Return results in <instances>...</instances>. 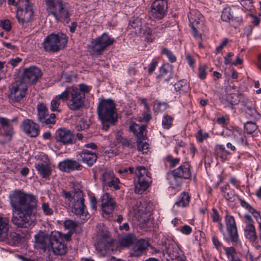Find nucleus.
<instances>
[{
    "instance_id": "nucleus-1",
    "label": "nucleus",
    "mask_w": 261,
    "mask_h": 261,
    "mask_svg": "<svg viewBox=\"0 0 261 261\" xmlns=\"http://www.w3.org/2000/svg\"><path fill=\"white\" fill-rule=\"evenodd\" d=\"M9 198L13 223L18 227H27L32 222L37 209V197L22 190H15L10 194Z\"/></svg>"
},
{
    "instance_id": "nucleus-2",
    "label": "nucleus",
    "mask_w": 261,
    "mask_h": 261,
    "mask_svg": "<svg viewBox=\"0 0 261 261\" xmlns=\"http://www.w3.org/2000/svg\"><path fill=\"white\" fill-rule=\"evenodd\" d=\"M90 87L80 84L78 87H67L63 91L66 93V104L68 108L72 111L80 110L84 105L85 94L90 91Z\"/></svg>"
},
{
    "instance_id": "nucleus-3",
    "label": "nucleus",
    "mask_w": 261,
    "mask_h": 261,
    "mask_svg": "<svg viewBox=\"0 0 261 261\" xmlns=\"http://www.w3.org/2000/svg\"><path fill=\"white\" fill-rule=\"evenodd\" d=\"M97 111L104 130H107L117 120L115 104L111 99H100Z\"/></svg>"
},
{
    "instance_id": "nucleus-4",
    "label": "nucleus",
    "mask_w": 261,
    "mask_h": 261,
    "mask_svg": "<svg viewBox=\"0 0 261 261\" xmlns=\"http://www.w3.org/2000/svg\"><path fill=\"white\" fill-rule=\"evenodd\" d=\"M46 11L58 21L69 22V12L66 4L62 0H44Z\"/></svg>"
},
{
    "instance_id": "nucleus-5",
    "label": "nucleus",
    "mask_w": 261,
    "mask_h": 261,
    "mask_svg": "<svg viewBox=\"0 0 261 261\" xmlns=\"http://www.w3.org/2000/svg\"><path fill=\"white\" fill-rule=\"evenodd\" d=\"M134 182L135 192L142 194L152 182L151 174L144 166H138L135 171Z\"/></svg>"
},
{
    "instance_id": "nucleus-6",
    "label": "nucleus",
    "mask_w": 261,
    "mask_h": 261,
    "mask_svg": "<svg viewBox=\"0 0 261 261\" xmlns=\"http://www.w3.org/2000/svg\"><path fill=\"white\" fill-rule=\"evenodd\" d=\"M10 227L9 219L0 215V242H5L14 246L20 242L21 237L15 231L10 232Z\"/></svg>"
},
{
    "instance_id": "nucleus-7",
    "label": "nucleus",
    "mask_w": 261,
    "mask_h": 261,
    "mask_svg": "<svg viewBox=\"0 0 261 261\" xmlns=\"http://www.w3.org/2000/svg\"><path fill=\"white\" fill-rule=\"evenodd\" d=\"M67 42V37L65 34L62 33L51 34L44 39L43 46L46 51L56 53L64 48Z\"/></svg>"
},
{
    "instance_id": "nucleus-8",
    "label": "nucleus",
    "mask_w": 261,
    "mask_h": 261,
    "mask_svg": "<svg viewBox=\"0 0 261 261\" xmlns=\"http://www.w3.org/2000/svg\"><path fill=\"white\" fill-rule=\"evenodd\" d=\"M226 226V232L223 233L224 240L233 243L237 247H241L242 244L239 238L236 222L233 216L226 215L225 217Z\"/></svg>"
},
{
    "instance_id": "nucleus-9",
    "label": "nucleus",
    "mask_w": 261,
    "mask_h": 261,
    "mask_svg": "<svg viewBox=\"0 0 261 261\" xmlns=\"http://www.w3.org/2000/svg\"><path fill=\"white\" fill-rule=\"evenodd\" d=\"M17 8L16 17L20 23L23 25L32 19L33 4L29 0H19Z\"/></svg>"
},
{
    "instance_id": "nucleus-10",
    "label": "nucleus",
    "mask_w": 261,
    "mask_h": 261,
    "mask_svg": "<svg viewBox=\"0 0 261 261\" xmlns=\"http://www.w3.org/2000/svg\"><path fill=\"white\" fill-rule=\"evenodd\" d=\"M190 176V165L188 164H186L175 169L172 173L168 174V178L172 187H177L180 186L182 178L188 179Z\"/></svg>"
},
{
    "instance_id": "nucleus-11",
    "label": "nucleus",
    "mask_w": 261,
    "mask_h": 261,
    "mask_svg": "<svg viewBox=\"0 0 261 261\" xmlns=\"http://www.w3.org/2000/svg\"><path fill=\"white\" fill-rule=\"evenodd\" d=\"M114 42V38H111L107 33H103L91 41L90 46V51L97 55H100L108 47L113 44Z\"/></svg>"
},
{
    "instance_id": "nucleus-12",
    "label": "nucleus",
    "mask_w": 261,
    "mask_h": 261,
    "mask_svg": "<svg viewBox=\"0 0 261 261\" xmlns=\"http://www.w3.org/2000/svg\"><path fill=\"white\" fill-rule=\"evenodd\" d=\"M27 89L25 82L17 81L9 87V98L13 102H19L25 97Z\"/></svg>"
},
{
    "instance_id": "nucleus-13",
    "label": "nucleus",
    "mask_w": 261,
    "mask_h": 261,
    "mask_svg": "<svg viewBox=\"0 0 261 261\" xmlns=\"http://www.w3.org/2000/svg\"><path fill=\"white\" fill-rule=\"evenodd\" d=\"M131 25L134 29H138L140 33L145 36L147 42H153L158 36L155 28H152L149 23L142 24L141 20L138 18L135 19Z\"/></svg>"
},
{
    "instance_id": "nucleus-14",
    "label": "nucleus",
    "mask_w": 261,
    "mask_h": 261,
    "mask_svg": "<svg viewBox=\"0 0 261 261\" xmlns=\"http://www.w3.org/2000/svg\"><path fill=\"white\" fill-rule=\"evenodd\" d=\"M60 232L57 231L51 232V245L50 246L54 254L63 255L66 254L68 250L66 244L62 241Z\"/></svg>"
},
{
    "instance_id": "nucleus-15",
    "label": "nucleus",
    "mask_w": 261,
    "mask_h": 261,
    "mask_svg": "<svg viewBox=\"0 0 261 261\" xmlns=\"http://www.w3.org/2000/svg\"><path fill=\"white\" fill-rule=\"evenodd\" d=\"M74 201L72 205V212L79 216L83 220H86L89 218V215L86 211L84 203L83 193L81 191L74 193Z\"/></svg>"
},
{
    "instance_id": "nucleus-16",
    "label": "nucleus",
    "mask_w": 261,
    "mask_h": 261,
    "mask_svg": "<svg viewBox=\"0 0 261 261\" xmlns=\"http://www.w3.org/2000/svg\"><path fill=\"white\" fill-rule=\"evenodd\" d=\"M0 144L3 145L11 140L14 130L10 121L6 117H0Z\"/></svg>"
},
{
    "instance_id": "nucleus-17",
    "label": "nucleus",
    "mask_w": 261,
    "mask_h": 261,
    "mask_svg": "<svg viewBox=\"0 0 261 261\" xmlns=\"http://www.w3.org/2000/svg\"><path fill=\"white\" fill-rule=\"evenodd\" d=\"M55 139L57 142L64 145H71L75 142L74 134L70 130L65 127L56 130Z\"/></svg>"
},
{
    "instance_id": "nucleus-18",
    "label": "nucleus",
    "mask_w": 261,
    "mask_h": 261,
    "mask_svg": "<svg viewBox=\"0 0 261 261\" xmlns=\"http://www.w3.org/2000/svg\"><path fill=\"white\" fill-rule=\"evenodd\" d=\"M167 10V3L165 0H155L151 4L150 17L161 19L165 15Z\"/></svg>"
},
{
    "instance_id": "nucleus-19",
    "label": "nucleus",
    "mask_w": 261,
    "mask_h": 261,
    "mask_svg": "<svg viewBox=\"0 0 261 261\" xmlns=\"http://www.w3.org/2000/svg\"><path fill=\"white\" fill-rule=\"evenodd\" d=\"M41 160L35 164V167L40 175L44 178H48L51 173V168L47 156L41 153L38 156Z\"/></svg>"
},
{
    "instance_id": "nucleus-20",
    "label": "nucleus",
    "mask_w": 261,
    "mask_h": 261,
    "mask_svg": "<svg viewBox=\"0 0 261 261\" xmlns=\"http://www.w3.org/2000/svg\"><path fill=\"white\" fill-rule=\"evenodd\" d=\"M145 205V203L137 202L135 207H134L135 216L143 227L147 226L150 221L148 218L150 210L146 209Z\"/></svg>"
},
{
    "instance_id": "nucleus-21",
    "label": "nucleus",
    "mask_w": 261,
    "mask_h": 261,
    "mask_svg": "<svg viewBox=\"0 0 261 261\" xmlns=\"http://www.w3.org/2000/svg\"><path fill=\"white\" fill-rule=\"evenodd\" d=\"M42 75L41 70L36 66H30L25 68L23 72V80L28 84L36 83Z\"/></svg>"
},
{
    "instance_id": "nucleus-22",
    "label": "nucleus",
    "mask_w": 261,
    "mask_h": 261,
    "mask_svg": "<svg viewBox=\"0 0 261 261\" xmlns=\"http://www.w3.org/2000/svg\"><path fill=\"white\" fill-rule=\"evenodd\" d=\"M20 127L22 131L30 137H36L39 134V126L31 119H24L20 125Z\"/></svg>"
},
{
    "instance_id": "nucleus-23",
    "label": "nucleus",
    "mask_w": 261,
    "mask_h": 261,
    "mask_svg": "<svg viewBox=\"0 0 261 261\" xmlns=\"http://www.w3.org/2000/svg\"><path fill=\"white\" fill-rule=\"evenodd\" d=\"M58 167L61 171L70 173L73 171L82 169V165L77 161L71 159H66L59 163Z\"/></svg>"
},
{
    "instance_id": "nucleus-24",
    "label": "nucleus",
    "mask_w": 261,
    "mask_h": 261,
    "mask_svg": "<svg viewBox=\"0 0 261 261\" xmlns=\"http://www.w3.org/2000/svg\"><path fill=\"white\" fill-rule=\"evenodd\" d=\"M191 27H197L199 30H204V18L197 10H192L188 15Z\"/></svg>"
},
{
    "instance_id": "nucleus-25",
    "label": "nucleus",
    "mask_w": 261,
    "mask_h": 261,
    "mask_svg": "<svg viewBox=\"0 0 261 261\" xmlns=\"http://www.w3.org/2000/svg\"><path fill=\"white\" fill-rule=\"evenodd\" d=\"M100 200L102 212L107 215L112 213L116 206L113 198L109 193H106L101 196Z\"/></svg>"
},
{
    "instance_id": "nucleus-26",
    "label": "nucleus",
    "mask_w": 261,
    "mask_h": 261,
    "mask_svg": "<svg viewBox=\"0 0 261 261\" xmlns=\"http://www.w3.org/2000/svg\"><path fill=\"white\" fill-rule=\"evenodd\" d=\"M100 180L103 186L113 187L115 190L119 189V180L114 176L113 172L111 171H106L102 173Z\"/></svg>"
},
{
    "instance_id": "nucleus-27",
    "label": "nucleus",
    "mask_w": 261,
    "mask_h": 261,
    "mask_svg": "<svg viewBox=\"0 0 261 261\" xmlns=\"http://www.w3.org/2000/svg\"><path fill=\"white\" fill-rule=\"evenodd\" d=\"M35 239L36 247L44 250L50 248L51 233L49 234L45 232H39L35 236Z\"/></svg>"
},
{
    "instance_id": "nucleus-28",
    "label": "nucleus",
    "mask_w": 261,
    "mask_h": 261,
    "mask_svg": "<svg viewBox=\"0 0 261 261\" xmlns=\"http://www.w3.org/2000/svg\"><path fill=\"white\" fill-rule=\"evenodd\" d=\"M149 246V243L145 240H138L134 245L129 252V255L133 257L141 256Z\"/></svg>"
},
{
    "instance_id": "nucleus-29",
    "label": "nucleus",
    "mask_w": 261,
    "mask_h": 261,
    "mask_svg": "<svg viewBox=\"0 0 261 261\" xmlns=\"http://www.w3.org/2000/svg\"><path fill=\"white\" fill-rule=\"evenodd\" d=\"M108 235L105 233L101 239L97 241L95 245V249L100 255H105L106 254L110 252V248L111 246V243L108 239Z\"/></svg>"
},
{
    "instance_id": "nucleus-30",
    "label": "nucleus",
    "mask_w": 261,
    "mask_h": 261,
    "mask_svg": "<svg viewBox=\"0 0 261 261\" xmlns=\"http://www.w3.org/2000/svg\"><path fill=\"white\" fill-rule=\"evenodd\" d=\"M243 97V95L239 93H227L222 98V101L226 107L233 109L232 106L238 105Z\"/></svg>"
},
{
    "instance_id": "nucleus-31",
    "label": "nucleus",
    "mask_w": 261,
    "mask_h": 261,
    "mask_svg": "<svg viewBox=\"0 0 261 261\" xmlns=\"http://www.w3.org/2000/svg\"><path fill=\"white\" fill-rule=\"evenodd\" d=\"M67 94L65 92H62L61 94L57 95L50 101V110L52 111L60 113L61 110L60 109V106L61 102H65L67 97Z\"/></svg>"
},
{
    "instance_id": "nucleus-32",
    "label": "nucleus",
    "mask_w": 261,
    "mask_h": 261,
    "mask_svg": "<svg viewBox=\"0 0 261 261\" xmlns=\"http://www.w3.org/2000/svg\"><path fill=\"white\" fill-rule=\"evenodd\" d=\"M146 126L135 123H132L129 129L139 140H145L146 136Z\"/></svg>"
},
{
    "instance_id": "nucleus-33",
    "label": "nucleus",
    "mask_w": 261,
    "mask_h": 261,
    "mask_svg": "<svg viewBox=\"0 0 261 261\" xmlns=\"http://www.w3.org/2000/svg\"><path fill=\"white\" fill-rule=\"evenodd\" d=\"M80 156L84 163L88 166H92L97 159V156L94 152L88 150H84L80 153Z\"/></svg>"
},
{
    "instance_id": "nucleus-34",
    "label": "nucleus",
    "mask_w": 261,
    "mask_h": 261,
    "mask_svg": "<svg viewBox=\"0 0 261 261\" xmlns=\"http://www.w3.org/2000/svg\"><path fill=\"white\" fill-rule=\"evenodd\" d=\"M231 135L237 144L241 145H246L247 144L246 137L240 128L238 127L233 128Z\"/></svg>"
},
{
    "instance_id": "nucleus-35",
    "label": "nucleus",
    "mask_w": 261,
    "mask_h": 261,
    "mask_svg": "<svg viewBox=\"0 0 261 261\" xmlns=\"http://www.w3.org/2000/svg\"><path fill=\"white\" fill-rule=\"evenodd\" d=\"M245 237L250 241L254 242L257 239L255 228L253 224H248L244 228Z\"/></svg>"
},
{
    "instance_id": "nucleus-36",
    "label": "nucleus",
    "mask_w": 261,
    "mask_h": 261,
    "mask_svg": "<svg viewBox=\"0 0 261 261\" xmlns=\"http://www.w3.org/2000/svg\"><path fill=\"white\" fill-rule=\"evenodd\" d=\"M136 241L135 236L132 234L122 236L119 240V243L121 246L127 247L133 244Z\"/></svg>"
},
{
    "instance_id": "nucleus-37",
    "label": "nucleus",
    "mask_w": 261,
    "mask_h": 261,
    "mask_svg": "<svg viewBox=\"0 0 261 261\" xmlns=\"http://www.w3.org/2000/svg\"><path fill=\"white\" fill-rule=\"evenodd\" d=\"M190 200V196L188 193L182 192L179 196L177 201L175 203V205L177 207H186L189 205Z\"/></svg>"
},
{
    "instance_id": "nucleus-38",
    "label": "nucleus",
    "mask_w": 261,
    "mask_h": 261,
    "mask_svg": "<svg viewBox=\"0 0 261 261\" xmlns=\"http://www.w3.org/2000/svg\"><path fill=\"white\" fill-rule=\"evenodd\" d=\"M229 152L225 149L223 145H217L215 147V154L217 158H219L221 161L225 160L226 156Z\"/></svg>"
},
{
    "instance_id": "nucleus-39",
    "label": "nucleus",
    "mask_w": 261,
    "mask_h": 261,
    "mask_svg": "<svg viewBox=\"0 0 261 261\" xmlns=\"http://www.w3.org/2000/svg\"><path fill=\"white\" fill-rule=\"evenodd\" d=\"M228 261H242L241 259L237 255L235 249L232 247H224Z\"/></svg>"
},
{
    "instance_id": "nucleus-40",
    "label": "nucleus",
    "mask_w": 261,
    "mask_h": 261,
    "mask_svg": "<svg viewBox=\"0 0 261 261\" xmlns=\"http://www.w3.org/2000/svg\"><path fill=\"white\" fill-rule=\"evenodd\" d=\"M38 120L40 122L45 121V117L46 116L47 109L45 105L40 103L37 106Z\"/></svg>"
},
{
    "instance_id": "nucleus-41",
    "label": "nucleus",
    "mask_w": 261,
    "mask_h": 261,
    "mask_svg": "<svg viewBox=\"0 0 261 261\" xmlns=\"http://www.w3.org/2000/svg\"><path fill=\"white\" fill-rule=\"evenodd\" d=\"M174 88L176 91L180 93L186 92L189 88V85L185 80L179 81L174 84Z\"/></svg>"
},
{
    "instance_id": "nucleus-42",
    "label": "nucleus",
    "mask_w": 261,
    "mask_h": 261,
    "mask_svg": "<svg viewBox=\"0 0 261 261\" xmlns=\"http://www.w3.org/2000/svg\"><path fill=\"white\" fill-rule=\"evenodd\" d=\"M168 107V104L167 102L156 100L154 102L153 109L155 112L159 113L166 111Z\"/></svg>"
},
{
    "instance_id": "nucleus-43",
    "label": "nucleus",
    "mask_w": 261,
    "mask_h": 261,
    "mask_svg": "<svg viewBox=\"0 0 261 261\" xmlns=\"http://www.w3.org/2000/svg\"><path fill=\"white\" fill-rule=\"evenodd\" d=\"M245 113L246 116L249 119L257 120L260 118V115L255 108L250 110H245Z\"/></svg>"
},
{
    "instance_id": "nucleus-44",
    "label": "nucleus",
    "mask_w": 261,
    "mask_h": 261,
    "mask_svg": "<svg viewBox=\"0 0 261 261\" xmlns=\"http://www.w3.org/2000/svg\"><path fill=\"white\" fill-rule=\"evenodd\" d=\"M227 186L221 188V191L223 192L224 198L228 201H232L234 199V192L233 190L227 189Z\"/></svg>"
},
{
    "instance_id": "nucleus-45",
    "label": "nucleus",
    "mask_w": 261,
    "mask_h": 261,
    "mask_svg": "<svg viewBox=\"0 0 261 261\" xmlns=\"http://www.w3.org/2000/svg\"><path fill=\"white\" fill-rule=\"evenodd\" d=\"M90 123L86 119H81L79 123L75 126V128L77 131H81L89 128Z\"/></svg>"
},
{
    "instance_id": "nucleus-46",
    "label": "nucleus",
    "mask_w": 261,
    "mask_h": 261,
    "mask_svg": "<svg viewBox=\"0 0 261 261\" xmlns=\"http://www.w3.org/2000/svg\"><path fill=\"white\" fill-rule=\"evenodd\" d=\"M159 76L163 81L168 82L172 77V73L166 70L164 67H161Z\"/></svg>"
},
{
    "instance_id": "nucleus-47",
    "label": "nucleus",
    "mask_w": 261,
    "mask_h": 261,
    "mask_svg": "<svg viewBox=\"0 0 261 261\" xmlns=\"http://www.w3.org/2000/svg\"><path fill=\"white\" fill-rule=\"evenodd\" d=\"M233 17L231 13V9L230 8H225L223 9L221 14V19L223 21L228 22Z\"/></svg>"
},
{
    "instance_id": "nucleus-48",
    "label": "nucleus",
    "mask_w": 261,
    "mask_h": 261,
    "mask_svg": "<svg viewBox=\"0 0 261 261\" xmlns=\"http://www.w3.org/2000/svg\"><path fill=\"white\" fill-rule=\"evenodd\" d=\"M173 118L168 115H165L162 120V125L164 128L169 129L172 124Z\"/></svg>"
},
{
    "instance_id": "nucleus-49",
    "label": "nucleus",
    "mask_w": 261,
    "mask_h": 261,
    "mask_svg": "<svg viewBox=\"0 0 261 261\" xmlns=\"http://www.w3.org/2000/svg\"><path fill=\"white\" fill-rule=\"evenodd\" d=\"M207 67L203 64H200L198 67V76L200 80H204L207 75Z\"/></svg>"
},
{
    "instance_id": "nucleus-50",
    "label": "nucleus",
    "mask_w": 261,
    "mask_h": 261,
    "mask_svg": "<svg viewBox=\"0 0 261 261\" xmlns=\"http://www.w3.org/2000/svg\"><path fill=\"white\" fill-rule=\"evenodd\" d=\"M41 208L43 214L46 216H51L54 213L53 209L50 207L49 203L47 202H43L42 203Z\"/></svg>"
},
{
    "instance_id": "nucleus-51",
    "label": "nucleus",
    "mask_w": 261,
    "mask_h": 261,
    "mask_svg": "<svg viewBox=\"0 0 261 261\" xmlns=\"http://www.w3.org/2000/svg\"><path fill=\"white\" fill-rule=\"evenodd\" d=\"M245 131L248 134H252L257 129V125L255 123L247 122L244 125Z\"/></svg>"
},
{
    "instance_id": "nucleus-52",
    "label": "nucleus",
    "mask_w": 261,
    "mask_h": 261,
    "mask_svg": "<svg viewBox=\"0 0 261 261\" xmlns=\"http://www.w3.org/2000/svg\"><path fill=\"white\" fill-rule=\"evenodd\" d=\"M144 140H137L138 149L139 151H141L143 153H147L148 149V144L145 142H143Z\"/></svg>"
},
{
    "instance_id": "nucleus-53",
    "label": "nucleus",
    "mask_w": 261,
    "mask_h": 261,
    "mask_svg": "<svg viewBox=\"0 0 261 261\" xmlns=\"http://www.w3.org/2000/svg\"><path fill=\"white\" fill-rule=\"evenodd\" d=\"M162 53L163 54H165V55H166V56L168 57L169 60L171 62L173 63V62H175L176 59V57L171 50H169L167 48H164L162 49Z\"/></svg>"
},
{
    "instance_id": "nucleus-54",
    "label": "nucleus",
    "mask_w": 261,
    "mask_h": 261,
    "mask_svg": "<svg viewBox=\"0 0 261 261\" xmlns=\"http://www.w3.org/2000/svg\"><path fill=\"white\" fill-rule=\"evenodd\" d=\"M196 137L198 142H202L209 137V134L206 132L203 133L201 129H199L197 132Z\"/></svg>"
},
{
    "instance_id": "nucleus-55",
    "label": "nucleus",
    "mask_w": 261,
    "mask_h": 261,
    "mask_svg": "<svg viewBox=\"0 0 261 261\" xmlns=\"http://www.w3.org/2000/svg\"><path fill=\"white\" fill-rule=\"evenodd\" d=\"M242 102L243 103V106L245 107V110H250L255 108L253 102L249 100L247 98L243 97Z\"/></svg>"
},
{
    "instance_id": "nucleus-56",
    "label": "nucleus",
    "mask_w": 261,
    "mask_h": 261,
    "mask_svg": "<svg viewBox=\"0 0 261 261\" xmlns=\"http://www.w3.org/2000/svg\"><path fill=\"white\" fill-rule=\"evenodd\" d=\"M64 227L68 229L73 230L77 226V224L71 220H66L64 222Z\"/></svg>"
},
{
    "instance_id": "nucleus-57",
    "label": "nucleus",
    "mask_w": 261,
    "mask_h": 261,
    "mask_svg": "<svg viewBox=\"0 0 261 261\" xmlns=\"http://www.w3.org/2000/svg\"><path fill=\"white\" fill-rule=\"evenodd\" d=\"M0 27L6 31H9L11 28V23L8 20H4L1 21Z\"/></svg>"
},
{
    "instance_id": "nucleus-58",
    "label": "nucleus",
    "mask_w": 261,
    "mask_h": 261,
    "mask_svg": "<svg viewBox=\"0 0 261 261\" xmlns=\"http://www.w3.org/2000/svg\"><path fill=\"white\" fill-rule=\"evenodd\" d=\"M167 161L170 163V165L172 167H175L176 165L178 164L179 162V159L178 158H173L171 156H167Z\"/></svg>"
},
{
    "instance_id": "nucleus-59",
    "label": "nucleus",
    "mask_w": 261,
    "mask_h": 261,
    "mask_svg": "<svg viewBox=\"0 0 261 261\" xmlns=\"http://www.w3.org/2000/svg\"><path fill=\"white\" fill-rule=\"evenodd\" d=\"M179 230L181 233L186 235H189L192 232V228L190 226L188 225H185L180 228Z\"/></svg>"
},
{
    "instance_id": "nucleus-60",
    "label": "nucleus",
    "mask_w": 261,
    "mask_h": 261,
    "mask_svg": "<svg viewBox=\"0 0 261 261\" xmlns=\"http://www.w3.org/2000/svg\"><path fill=\"white\" fill-rule=\"evenodd\" d=\"M120 142L124 146H127L129 148H132L135 147V144L131 143L129 140L125 138H122Z\"/></svg>"
},
{
    "instance_id": "nucleus-61",
    "label": "nucleus",
    "mask_w": 261,
    "mask_h": 261,
    "mask_svg": "<svg viewBox=\"0 0 261 261\" xmlns=\"http://www.w3.org/2000/svg\"><path fill=\"white\" fill-rule=\"evenodd\" d=\"M62 194L65 198L69 202H72V200H74V194L73 195H72L69 192H67L66 191H62Z\"/></svg>"
},
{
    "instance_id": "nucleus-62",
    "label": "nucleus",
    "mask_w": 261,
    "mask_h": 261,
    "mask_svg": "<svg viewBox=\"0 0 261 261\" xmlns=\"http://www.w3.org/2000/svg\"><path fill=\"white\" fill-rule=\"evenodd\" d=\"M213 214L212 215V218L213 222H218L220 220V216L218 211L215 208H213L212 210Z\"/></svg>"
},
{
    "instance_id": "nucleus-63",
    "label": "nucleus",
    "mask_w": 261,
    "mask_h": 261,
    "mask_svg": "<svg viewBox=\"0 0 261 261\" xmlns=\"http://www.w3.org/2000/svg\"><path fill=\"white\" fill-rule=\"evenodd\" d=\"M252 214L254 218L256 219L258 223L260 222L261 220V216L259 213L256 211L254 208L250 212Z\"/></svg>"
},
{
    "instance_id": "nucleus-64",
    "label": "nucleus",
    "mask_w": 261,
    "mask_h": 261,
    "mask_svg": "<svg viewBox=\"0 0 261 261\" xmlns=\"http://www.w3.org/2000/svg\"><path fill=\"white\" fill-rule=\"evenodd\" d=\"M22 59L19 57H16L10 60L9 63L13 67H15L17 66L18 64L21 62Z\"/></svg>"
}]
</instances>
